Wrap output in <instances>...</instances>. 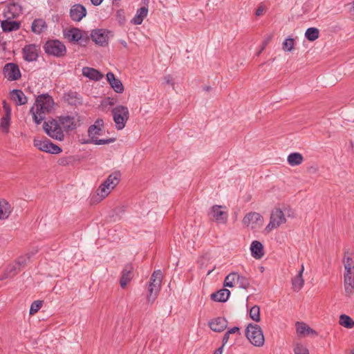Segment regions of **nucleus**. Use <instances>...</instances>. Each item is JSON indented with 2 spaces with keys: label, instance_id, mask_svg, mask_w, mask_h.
<instances>
[{
  "label": "nucleus",
  "instance_id": "obj_15",
  "mask_svg": "<svg viewBox=\"0 0 354 354\" xmlns=\"http://www.w3.org/2000/svg\"><path fill=\"white\" fill-rule=\"evenodd\" d=\"M223 208L221 205H214L209 214L214 220L219 223H225L227 221L228 214L225 211L222 210Z\"/></svg>",
  "mask_w": 354,
  "mask_h": 354
},
{
  "label": "nucleus",
  "instance_id": "obj_55",
  "mask_svg": "<svg viewBox=\"0 0 354 354\" xmlns=\"http://www.w3.org/2000/svg\"><path fill=\"white\" fill-rule=\"evenodd\" d=\"M91 1L93 5L97 6H100L102 3L103 0H91Z\"/></svg>",
  "mask_w": 354,
  "mask_h": 354
},
{
  "label": "nucleus",
  "instance_id": "obj_4",
  "mask_svg": "<svg viewBox=\"0 0 354 354\" xmlns=\"http://www.w3.org/2000/svg\"><path fill=\"white\" fill-rule=\"evenodd\" d=\"M113 120L117 130H122L129 120V111L127 106L118 105L112 109Z\"/></svg>",
  "mask_w": 354,
  "mask_h": 354
},
{
  "label": "nucleus",
  "instance_id": "obj_37",
  "mask_svg": "<svg viewBox=\"0 0 354 354\" xmlns=\"http://www.w3.org/2000/svg\"><path fill=\"white\" fill-rule=\"evenodd\" d=\"M304 158L302 155L298 152L291 153L288 155L287 161L292 167L299 165L302 163Z\"/></svg>",
  "mask_w": 354,
  "mask_h": 354
},
{
  "label": "nucleus",
  "instance_id": "obj_11",
  "mask_svg": "<svg viewBox=\"0 0 354 354\" xmlns=\"http://www.w3.org/2000/svg\"><path fill=\"white\" fill-rule=\"evenodd\" d=\"M3 74L9 81H16L21 76L18 65L11 62L5 64L3 68Z\"/></svg>",
  "mask_w": 354,
  "mask_h": 354
},
{
  "label": "nucleus",
  "instance_id": "obj_50",
  "mask_svg": "<svg viewBox=\"0 0 354 354\" xmlns=\"http://www.w3.org/2000/svg\"><path fill=\"white\" fill-rule=\"evenodd\" d=\"M295 354H309L308 350L301 344H296L294 348Z\"/></svg>",
  "mask_w": 354,
  "mask_h": 354
},
{
  "label": "nucleus",
  "instance_id": "obj_22",
  "mask_svg": "<svg viewBox=\"0 0 354 354\" xmlns=\"http://www.w3.org/2000/svg\"><path fill=\"white\" fill-rule=\"evenodd\" d=\"M343 263L344 267V277H354V261L353 258L345 254Z\"/></svg>",
  "mask_w": 354,
  "mask_h": 354
},
{
  "label": "nucleus",
  "instance_id": "obj_20",
  "mask_svg": "<svg viewBox=\"0 0 354 354\" xmlns=\"http://www.w3.org/2000/svg\"><path fill=\"white\" fill-rule=\"evenodd\" d=\"M209 326L213 332H223L227 326V321L223 317H216L209 322Z\"/></svg>",
  "mask_w": 354,
  "mask_h": 354
},
{
  "label": "nucleus",
  "instance_id": "obj_54",
  "mask_svg": "<svg viewBox=\"0 0 354 354\" xmlns=\"http://www.w3.org/2000/svg\"><path fill=\"white\" fill-rule=\"evenodd\" d=\"M229 335L230 333H225V335H224L223 338V346H225V344L227 342L228 339H229Z\"/></svg>",
  "mask_w": 354,
  "mask_h": 354
},
{
  "label": "nucleus",
  "instance_id": "obj_7",
  "mask_svg": "<svg viewBox=\"0 0 354 354\" xmlns=\"http://www.w3.org/2000/svg\"><path fill=\"white\" fill-rule=\"evenodd\" d=\"M112 36V31L103 28H96L93 30L91 32L92 40L100 46H107L109 37Z\"/></svg>",
  "mask_w": 354,
  "mask_h": 354
},
{
  "label": "nucleus",
  "instance_id": "obj_42",
  "mask_svg": "<svg viewBox=\"0 0 354 354\" xmlns=\"http://www.w3.org/2000/svg\"><path fill=\"white\" fill-rule=\"evenodd\" d=\"M236 284L239 288L246 290L250 286V281L248 277L237 274Z\"/></svg>",
  "mask_w": 354,
  "mask_h": 354
},
{
  "label": "nucleus",
  "instance_id": "obj_44",
  "mask_svg": "<svg viewBox=\"0 0 354 354\" xmlns=\"http://www.w3.org/2000/svg\"><path fill=\"white\" fill-rule=\"evenodd\" d=\"M294 39L291 37H288L282 44V48L284 51L290 52L294 48Z\"/></svg>",
  "mask_w": 354,
  "mask_h": 354
},
{
  "label": "nucleus",
  "instance_id": "obj_9",
  "mask_svg": "<svg viewBox=\"0 0 354 354\" xmlns=\"http://www.w3.org/2000/svg\"><path fill=\"white\" fill-rule=\"evenodd\" d=\"M57 120L65 131L75 130L78 126H80V122L81 121L80 116L68 115H61L57 118Z\"/></svg>",
  "mask_w": 354,
  "mask_h": 354
},
{
  "label": "nucleus",
  "instance_id": "obj_38",
  "mask_svg": "<svg viewBox=\"0 0 354 354\" xmlns=\"http://www.w3.org/2000/svg\"><path fill=\"white\" fill-rule=\"evenodd\" d=\"M319 35V30L317 28H308L305 32V37L310 41L316 40Z\"/></svg>",
  "mask_w": 354,
  "mask_h": 354
},
{
  "label": "nucleus",
  "instance_id": "obj_40",
  "mask_svg": "<svg viewBox=\"0 0 354 354\" xmlns=\"http://www.w3.org/2000/svg\"><path fill=\"white\" fill-rule=\"evenodd\" d=\"M238 272H232L227 275L224 280V286L232 288L236 283Z\"/></svg>",
  "mask_w": 354,
  "mask_h": 354
},
{
  "label": "nucleus",
  "instance_id": "obj_13",
  "mask_svg": "<svg viewBox=\"0 0 354 354\" xmlns=\"http://www.w3.org/2000/svg\"><path fill=\"white\" fill-rule=\"evenodd\" d=\"M87 11L86 8L80 4L75 3L71 6L69 10V16L71 19L75 22H80L86 16Z\"/></svg>",
  "mask_w": 354,
  "mask_h": 354
},
{
  "label": "nucleus",
  "instance_id": "obj_26",
  "mask_svg": "<svg viewBox=\"0 0 354 354\" xmlns=\"http://www.w3.org/2000/svg\"><path fill=\"white\" fill-rule=\"evenodd\" d=\"M132 266L131 265H127L124 268L120 279V286L122 288H125L127 283L131 280L133 277Z\"/></svg>",
  "mask_w": 354,
  "mask_h": 354
},
{
  "label": "nucleus",
  "instance_id": "obj_31",
  "mask_svg": "<svg viewBox=\"0 0 354 354\" xmlns=\"http://www.w3.org/2000/svg\"><path fill=\"white\" fill-rule=\"evenodd\" d=\"M12 212L10 203L5 199H0V220L7 219Z\"/></svg>",
  "mask_w": 354,
  "mask_h": 354
},
{
  "label": "nucleus",
  "instance_id": "obj_49",
  "mask_svg": "<svg viewBox=\"0 0 354 354\" xmlns=\"http://www.w3.org/2000/svg\"><path fill=\"white\" fill-rule=\"evenodd\" d=\"M245 332H262L261 327L257 324H248Z\"/></svg>",
  "mask_w": 354,
  "mask_h": 354
},
{
  "label": "nucleus",
  "instance_id": "obj_21",
  "mask_svg": "<svg viewBox=\"0 0 354 354\" xmlns=\"http://www.w3.org/2000/svg\"><path fill=\"white\" fill-rule=\"evenodd\" d=\"M64 99L68 104L77 106L82 104V97L76 91H69L64 93Z\"/></svg>",
  "mask_w": 354,
  "mask_h": 354
},
{
  "label": "nucleus",
  "instance_id": "obj_41",
  "mask_svg": "<svg viewBox=\"0 0 354 354\" xmlns=\"http://www.w3.org/2000/svg\"><path fill=\"white\" fill-rule=\"evenodd\" d=\"M339 323L346 328H352L354 326V321L346 315H340Z\"/></svg>",
  "mask_w": 354,
  "mask_h": 354
},
{
  "label": "nucleus",
  "instance_id": "obj_14",
  "mask_svg": "<svg viewBox=\"0 0 354 354\" xmlns=\"http://www.w3.org/2000/svg\"><path fill=\"white\" fill-rule=\"evenodd\" d=\"M21 13V6L18 3H8L3 8V14L5 19H13Z\"/></svg>",
  "mask_w": 354,
  "mask_h": 354
},
{
  "label": "nucleus",
  "instance_id": "obj_52",
  "mask_svg": "<svg viewBox=\"0 0 354 354\" xmlns=\"http://www.w3.org/2000/svg\"><path fill=\"white\" fill-rule=\"evenodd\" d=\"M265 10V7L263 5H260L258 8L256 10L255 15L257 16H260L263 14V11Z\"/></svg>",
  "mask_w": 354,
  "mask_h": 354
},
{
  "label": "nucleus",
  "instance_id": "obj_34",
  "mask_svg": "<svg viewBox=\"0 0 354 354\" xmlns=\"http://www.w3.org/2000/svg\"><path fill=\"white\" fill-rule=\"evenodd\" d=\"M21 269L19 268V266L15 262L10 264L6 268L5 272L1 277L0 279L3 280L5 279L13 277Z\"/></svg>",
  "mask_w": 354,
  "mask_h": 354
},
{
  "label": "nucleus",
  "instance_id": "obj_6",
  "mask_svg": "<svg viewBox=\"0 0 354 354\" xmlns=\"http://www.w3.org/2000/svg\"><path fill=\"white\" fill-rule=\"evenodd\" d=\"M44 49L46 54L56 57H63L66 53L64 43L57 39L47 41L44 46Z\"/></svg>",
  "mask_w": 354,
  "mask_h": 354
},
{
  "label": "nucleus",
  "instance_id": "obj_62",
  "mask_svg": "<svg viewBox=\"0 0 354 354\" xmlns=\"http://www.w3.org/2000/svg\"><path fill=\"white\" fill-rule=\"evenodd\" d=\"M349 354H354V351H351Z\"/></svg>",
  "mask_w": 354,
  "mask_h": 354
},
{
  "label": "nucleus",
  "instance_id": "obj_59",
  "mask_svg": "<svg viewBox=\"0 0 354 354\" xmlns=\"http://www.w3.org/2000/svg\"><path fill=\"white\" fill-rule=\"evenodd\" d=\"M351 13L352 15L354 16V1L352 3V8H351Z\"/></svg>",
  "mask_w": 354,
  "mask_h": 354
},
{
  "label": "nucleus",
  "instance_id": "obj_51",
  "mask_svg": "<svg viewBox=\"0 0 354 354\" xmlns=\"http://www.w3.org/2000/svg\"><path fill=\"white\" fill-rule=\"evenodd\" d=\"M164 80H165V84L171 85L172 86H174V83L173 82L172 77L170 75H168L165 76Z\"/></svg>",
  "mask_w": 354,
  "mask_h": 354
},
{
  "label": "nucleus",
  "instance_id": "obj_3",
  "mask_svg": "<svg viewBox=\"0 0 354 354\" xmlns=\"http://www.w3.org/2000/svg\"><path fill=\"white\" fill-rule=\"evenodd\" d=\"M162 275L160 270H155L150 278L147 300L149 304H153L156 299L160 290Z\"/></svg>",
  "mask_w": 354,
  "mask_h": 354
},
{
  "label": "nucleus",
  "instance_id": "obj_56",
  "mask_svg": "<svg viewBox=\"0 0 354 354\" xmlns=\"http://www.w3.org/2000/svg\"><path fill=\"white\" fill-rule=\"evenodd\" d=\"M223 345H222L221 346H220L218 349H216L214 354H222L223 353Z\"/></svg>",
  "mask_w": 354,
  "mask_h": 354
},
{
  "label": "nucleus",
  "instance_id": "obj_17",
  "mask_svg": "<svg viewBox=\"0 0 354 354\" xmlns=\"http://www.w3.org/2000/svg\"><path fill=\"white\" fill-rule=\"evenodd\" d=\"M104 128V120L102 118H98L95 121V123L91 125L88 129V136L90 138L97 139V136L102 134Z\"/></svg>",
  "mask_w": 354,
  "mask_h": 354
},
{
  "label": "nucleus",
  "instance_id": "obj_2",
  "mask_svg": "<svg viewBox=\"0 0 354 354\" xmlns=\"http://www.w3.org/2000/svg\"><path fill=\"white\" fill-rule=\"evenodd\" d=\"M120 180V174L114 172L110 174L107 178L99 186L97 195L100 201L105 198L118 185Z\"/></svg>",
  "mask_w": 354,
  "mask_h": 354
},
{
  "label": "nucleus",
  "instance_id": "obj_8",
  "mask_svg": "<svg viewBox=\"0 0 354 354\" xmlns=\"http://www.w3.org/2000/svg\"><path fill=\"white\" fill-rule=\"evenodd\" d=\"M33 144L39 150L52 154H59L62 151L58 145L48 140L35 139Z\"/></svg>",
  "mask_w": 354,
  "mask_h": 354
},
{
  "label": "nucleus",
  "instance_id": "obj_60",
  "mask_svg": "<svg viewBox=\"0 0 354 354\" xmlns=\"http://www.w3.org/2000/svg\"><path fill=\"white\" fill-rule=\"evenodd\" d=\"M117 211L120 212H124V209L123 207H118L117 209Z\"/></svg>",
  "mask_w": 354,
  "mask_h": 354
},
{
  "label": "nucleus",
  "instance_id": "obj_23",
  "mask_svg": "<svg viewBox=\"0 0 354 354\" xmlns=\"http://www.w3.org/2000/svg\"><path fill=\"white\" fill-rule=\"evenodd\" d=\"M304 271V266L302 264L297 274L292 279V289L295 292H299L304 285V279L303 278Z\"/></svg>",
  "mask_w": 354,
  "mask_h": 354
},
{
  "label": "nucleus",
  "instance_id": "obj_36",
  "mask_svg": "<svg viewBox=\"0 0 354 354\" xmlns=\"http://www.w3.org/2000/svg\"><path fill=\"white\" fill-rule=\"evenodd\" d=\"M20 24L12 19H5L1 21V28L4 32H11L19 28Z\"/></svg>",
  "mask_w": 354,
  "mask_h": 354
},
{
  "label": "nucleus",
  "instance_id": "obj_24",
  "mask_svg": "<svg viewBox=\"0 0 354 354\" xmlns=\"http://www.w3.org/2000/svg\"><path fill=\"white\" fill-rule=\"evenodd\" d=\"M64 35L71 42H78L82 38V32L77 28H72L65 31Z\"/></svg>",
  "mask_w": 354,
  "mask_h": 354
},
{
  "label": "nucleus",
  "instance_id": "obj_1",
  "mask_svg": "<svg viewBox=\"0 0 354 354\" xmlns=\"http://www.w3.org/2000/svg\"><path fill=\"white\" fill-rule=\"evenodd\" d=\"M54 106V100L48 93L39 95L30 110L34 122L37 125L40 124L46 118V115L52 112Z\"/></svg>",
  "mask_w": 354,
  "mask_h": 354
},
{
  "label": "nucleus",
  "instance_id": "obj_28",
  "mask_svg": "<svg viewBox=\"0 0 354 354\" xmlns=\"http://www.w3.org/2000/svg\"><path fill=\"white\" fill-rule=\"evenodd\" d=\"M148 8L146 6H142L137 10L136 13L133 18L131 19V23L135 25H140L142 23L144 19L147 16Z\"/></svg>",
  "mask_w": 354,
  "mask_h": 354
},
{
  "label": "nucleus",
  "instance_id": "obj_19",
  "mask_svg": "<svg viewBox=\"0 0 354 354\" xmlns=\"http://www.w3.org/2000/svg\"><path fill=\"white\" fill-rule=\"evenodd\" d=\"M262 223V216L257 212H250L245 216L243 219V223L246 226H252L254 228V225H259Z\"/></svg>",
  "mask_w": 354,
  "mask_h": 354
},
{
  "label": "nucleus",
  "instance_id": "obj_61",
  "mask_svg": "<svg viewBox=\"0 0 354 354\" xmlns=\"http://www.w3.org/2000/svg\"><path fill=\"white\" fill-rule=\"evenodd\" d=\"M211 88L209 86H205L204 88V90L206 91H208Z\"/></svg>",
  "mask_w": 354,
  "mask_h": 354
},
{
  "label": "nucleus",
  "instance_id": "obj_45",
  "mask_svg": "<svg viewBox=\"0 0 354 354\" xmlns=\"http://www.w3.org/2000/svg\"><path fill=\"white\" fill-rule=\"evenodd\" d=\"M296 332H315L313 329L310 328L306 323L297 322L295 324Z\"/></svg>",
  "mask_w": 354,
  "mask_h": 354
},
{
  "label": "nucleus",
  "instance_id": "obj_48",
  "mask_svg": "<svg viewBox=\"0 0 354 354\" xmlns=\"http://www.w3.org/2000/svg\"><path fill=\"white\" fill-rule=\"evenodd\" d=\"M115 17L120 25H124L126 22V17L123 10H117Z\"/></svg>",
  "mask_w": 354,
  "mask_h": 354
},
{
  "label": "nucleus",
  "instance_id": "obj_27",
  "mask_svg": "<svg viewBox=\"0 0 354 354\" xmlns=\"http://www.w3.org/2000/svg\"><path fill=\"white\" fill-rule=\"evenodd\" d=\"M230 295V291L226 288L221 289L211 295V299L217 302H225Z\"/></svg>",
  "mask_w": 354,
  "mask_h": 354
},
{
  "label": "nucleus",
  "instance_id": "obj_12",
  "mask_svg": "<svg viewBox=\"0 0 354 354\" xmlns=\"http://www.w3.org/2000/svg\"><path fill=\"white\" fill-rule=\"evenodd\" d=\"M4 114L0 119V130L3 133H8L11 124V109L6 100L3 102Z\"/></svg>",
  "mask_w": 354,
  "mask_h": 354
},
{
  "label": "nucleus",
  "instance_id": "obj_16",
  "mask_svg": "<svg viewBox=\"0 0 354 354\" xmlns=\"http://www.w3.org/2000/svg\"><path fill=\"white\" fill-rule=\"evenodd\" d=\"M38 47L35 44H29L23 48V57L27 62L35 61L38 57Z\"/></svg>",
  "mask_w": 354,
  "mask_h": 354
},
{
  "label": "nucleus",
  "instance_id": "obj_46",
  "mask_svg": "<svg viewBox=\"0 0 354 354\" xmlns=\"http://www.w3.org/2000/svg\"><path fill=\"white\" fill-rule=\"evenodd\" d=\"M30 258V255L29 254H26L25 255L19 257L15 263L19 266V268L21 269L27 264Z\"/></svg>",
  "mask_w": 354,
  "mask_h": 354
},
{
  "label": "nucleus",
  "instance_id": "obj_58",
  "mask_svg": "<svg viewBox=\"0 0 354 354\" xmlns=\"http://www.w3.org/2000/svg\"><path fill=\"white\" fill-rule=\"evenodd\" d=\"M119 43L122 45L123 47L124 48H127L128 47V44L127 43V41H125L123 39H120L119 40Z\"/></svg>",
  "mask_w": 354,
  "mask_h": 354
},
{
  "label": "nucleus",
  "instance_id": "obj_30",
  "mask_svg": "<svg viewBox=\"0 0 354 354\" xmlns=\"http://www.w3.org/2000/svg\"><path fill=\"white\" fill-rule=\"evenodd\" d=\"M247 339L255 346H261L264 344L263 333H244Z\"/></svg>",
  "mask_w": 354,
  "mask_h": 354
},
{
  "label": "nucleus",
  "instance_id": "obj_32",
  "mask_svg": "<svg viewBox=\"0 0 354 354\" xmlns=\"http://www.w3.org/2000/svg\"><path fill=\"white\" fill-rule=\"evenodd\" d=\"M344 295L351 298L354 294V277H344Z\"/></svg>",
  "mask_w": 354,
  "mask_h": 354
},
{
  "label": "nucleus",
  "instance_id": "obj_53",
  "mask_svg": "<svg viewBox=\"0 0 354 354\" xmlns=\"http://www.w3.org/2000/svg\"><path fill=\"white\" fill-rule=\"evenodd\" d=\"M271 39H272V36H271V35H268V36L265 39V40H264V41H263V46H262V48H261V50H263L265 48L266 46L268 44V42L271 40Z\"/></svg>",
  "mask_w": 354,
  "mask_h": 354
},
{
  "label": "nucleus",
  "instance_id": "obj_39",
  "mask_svg": "<svg viewBox=\"0 0 354 354\" xmlns=\"http://www.w3.org/2000/svg\"><path fill=\"white\" fill-rule=\"evenodd\" d=\"M115 140V138H109V139H92L89 138L88 140L82 141L83 144H94L96 145H107L113 142Z\"/></svg>",
  "mask_w": 354,
  "mask_h": 354
},
{
  "label": "nucleus",
  "instance_id": "obj_57",
  "mask_svg": "<svg viewBox=\"0 0 354 354\" xmlns=\"http://www.w3.org/2000/svg\"><path fill=\"white\" fill-rule=\"evenodd\" d=\"M239 328L237 326H234L233 328H231L227 330V332H239Z\"/></svg>",
  "mask_w": 354,
  "mask_h": 354
},
{
  "label": "nucleus",
  "instance_id": "obj_10",
  "mask_svg": "<svg viewBox=\"0 0 354 354\" xmlns=\"http://www.w3.org/2000/svg\"><path fill=\"white\" fill-rule=\"evenodd\" d=\"M286 219L283 212L280 209H274L270 214V222L266 227V230H271L278 227L283 223H285Z\"/></svg>",
  "mask_w": 354,
  "mask_h": 354
},
{
  "label": "nucleus",
  "instance_id": "obj_43",
  "mask_svg": "<svg viewBox=\"0 0 354 354\" xmlns=\"http://www.w3.org/2000/svg\"><path fill=\"white\" fill-rule=\"evenodd\" d=\"M250 317L255 322L260 320V308L257 306H252L249 311Z\"/></svg>",
  "mask_w": 354,
  "mask_h": 354
},
{
  "label": "nucleus",
  "instance_id": "obj_25",
  "mask_svg": "<svg viewBox=\"0 0 354 354\" xmlns=\"http://www.w3.org/2000/svg\"><path fill=\"white\" fill-rule=\"evenodd\" d=\"M82 75L90 80L99 81L103 77V75L97 69L85 66L82 68Z\"/></svg>",
  "mask_w": 354,
  "mask_h": 354
},
{
  "label": "nucleus",
  "instance_id": "obj_5",
  "mask_svg": "<svg viewBox=\"0 0 354 354\" xmlns=\"http://www.w3.org/2000/svg\"><path fill=\"white\" fill-rule=\"evenodd\" d=\"M43 129L45 133L53 139L58 141L64 140V131L57 119H52L48 122H44Z\"/></svg>",
  "mask_w": 354,
  "mask_h": 354
},
{
  "label": "nucleus",
  "instance_id": "obj_35",
  "mask_svg": "<svg viewBox=\"0 0 354 354\" xmlns=\"http://www.w3.org/2000/svg\"><path fill=\"white\" fill-rule=\"evenodd\" d=\"M47 28L46 21L42 19H35L31 25L32 31L37 35L41 34Z\"/></svg>",
  "mask_w": 354,
  "mask_h": 354
},
{
  "label": "nucleus",
  "instance_id": "obj_18",
  "mask_svg": "<svg viewBox=\"0 0 354 354\" xmlns=\"http://www.w3.org/2000/svg\"><path fill=\"white\" fill-rule=\"evenodd\" d=\"M106 80L111 87L115 93H122L124 91V86L120 80L116 78L112 72H109L106 75Z\"/></svg>",
  "mask_w": 354,
  "mask_h": 354
},
{
  "label": "nucleus",
  "instance_id": "obj_29",
  "mask_svg": "<svg viewBox=\"0 0 354 354\" xmlns=\"http://www.w3.org/2000/svg\"><path fill=\"white\" fill-rule=\"evenodd\" d=\"M12 100L17 105H24L27 103V97L24 92L19 89H14L10 93Z\"/></svg>",
  "mask_w": 354,
  "mask_h": 354
},
{
  "label": "nucleus",
  "instance_id": "obj_47",
  "mask_svg": "<svg viewBox=\"0 0 354 354\" xmlns=\"http://www.w3.org/2000/svg\"><path fill=\"white\" fill-rule=\"evenodd\" d=\"M42 301H35L32 303L30 308L29 313L30 315H34L36 313L41 307Z\"/></svg>",
  "mask_w": 354,
  "mask_h": 354
},
{
  "label": "nucleus",
  "instance_id": "obj_33",
  "mask_svg": "<svg viewBox=\"0 0 354 354\" xmlns=\"http://www.w3.org/2000/svg\"><path fill=\"white\" fill-rule=\"evenodd\" d=\"M251 254L256 259H260L263 256V248L261 242L253 241L250 245Z\"/></svg>",
  "mask_w": 354,
  "mask_h": 354
}]
</instances>
